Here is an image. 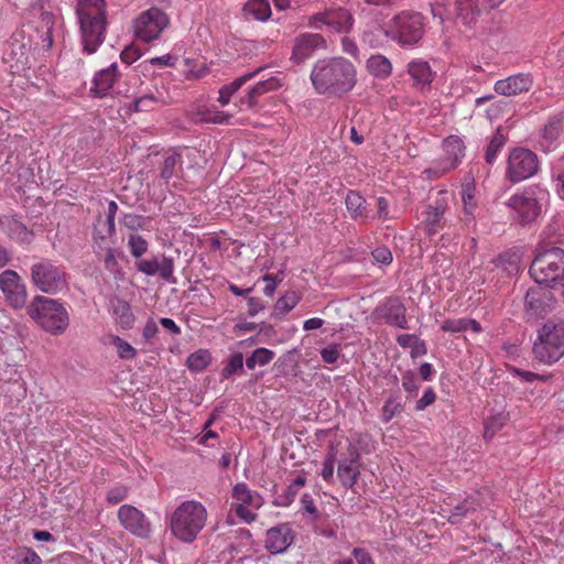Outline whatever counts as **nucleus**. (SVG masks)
I'll return each instance as SVG.
<instances>
[{
  "mask_svg": "<svg viewBox=\"0 0 564 564\" xmlns=\"http://www.w3.org/2000/svg\"><path fill=\"white\" fill-rule=\"evenodd\" d=\"M206 520L207 510L199 501H184L171 516V532L177 540L192 543L204 529Z\"/></svg>",
  "mask_w": 564,
  "mask_h": 564,
  "instance_id": "7ed1b4c3",
  "label": "nucleus"
},
{
  "mask_svg": "<svg viewBox=\"0 0 564 564\" xmlns=\"http://www.w3.org/2000/svg\"><path fill=\"white\" fill-rule=\"evenodd\" d=\"M436 400V394L432 388H427L423 395L416 401L415 410L423 411L429 405L433 404Z\"/></svg>",
  "mask_w": 564,
  "mask_h": 564,
  "instance_id": "4d7b16f0",
  "label": "nucleus"
},
{
  "mask_svg": "<svg viewBox=\"0 0 564 564\" xmlns=\"http://www.w3.org/2000/svg\"><path fill=\"white\" fill-rule=\"evenodd\" d=\"M327 19L328 9L313 14L308 20V26L315 30H321L323 25L327 26Z\"/></svg>",
  "mask_w": 564,
  "mask_h": 564,
  "instance_id": "e2e57ef3",
  "label": "nucleus"
},
{
  "mask_svg": "<svg viewBox=\"0 0 564 564\" xmlns=\"http://www.w3.org/2000/svg\"><path fill=\"white\" fill-rule=\"evenodd\" d=\"M102 344L112 347L120 359H132L137 356V349L119 336L107 334L102 336Z\"/></svg>",
  "mask_w": 564,
  "mask_h": 564,
  "instance_id": "c756f323",
  "label": "nucleus"
},
{
  "mask_svg": "<svg viewBox=\"0 0 564 564\" xmlns=\"http://www.w3.org/2000/svg\"><path fill=\"white\" fill-rule=\"evenodd\" d=\"M181 163V154L174 152L166 156L160 167V176L163 180H170L174 173L176 165Z\"/></svg>",
  "mask_w": 564,
  "mask_h": 564,
  "instance_id": "79ce46f5",
  "label": "nucleus"
},
{
  "mask_svg": "<svg viewBox=\"0 0 564 564\" xmlns=\"http://www.w3.org/2000/svg\"><path fill=\"white\" fill-rule=\"evenodd\" d=\"M169 24L170 18L162 8L150 7L143 11V43L159 39Z\"/></svg>",
  "mask_w": 564,
  "mask_h": 564,
  "instance_id": "2eb2a0df",
  "label": "nucleus"
},
{
  "mask_svg": "<svg viewBox=\"0 0 564 564\" xmlns=\"http://www.w3.org/2000/svg\"><path fill=\"white\" fill-rule=\"evenodd\" d=\"M357 561V564H375L371 555L365 549L355 547L351 552Z\"/></svg>",
  "mask_w": 564,
  "mask_h": 564,
  "instance_id": "338daca9",
  "label": "nucleus"
},
{
  "mask_svg": "<svg viewBox=\"0 0 564 564\" xmlns=\"http://www.w3.org/2000/svg\"><path fill=\"white\" fill-rule=\"evenodd\" d=\"M346 207L351 218H366V199L356 191H349L346 195Z\"/></svg>",
  "mask_w": 564,
  "mask_h": 564,
  "instance_id": "7c9ffc66",
  "label": "nucleus"
},
{
  "mask_svg": "<svg viewBox=\"0 0 564 564\" xmlns=\"http://www.w3.org/2000/svg\"><path fill=\"white\" fill-rule=\"evenodd\" d=\"M481 508L480 495L476 492L465 498L449 510L448 521L452 524H459L462 520Z\"/></svg>",
  "mask_w": 564,
  "mask_h": 564,
  "instance_id": "4be33fe9",
  "label": "nucleus"
},
{
  "mask_svg": "<svg viewBox=\"0 0 564 564\" xmlns=\"http://www.w3.org/2000/svg\"><path fill=\"white\" fill-rule=\"evenodd\" d=\"M281 86L280 80L276 77H270L265 80H260L252 88L249 89L247 95L241 98V104H246L249 109L253 108L258 104L260 96L275 90Z\"/></svg>",
  "mask_w": 564,
  "mask_h": 564,
  "instance_id": "a878e982",
  "label": "nucleus"
},
{
  "mask_svg": "<svg viewBox=\"0 0 564 564\" xmlns=\"http://www.w3.org/2000/svg\"><path fill=\"white\" fill-rule=\"evenodd\" d=\"M406 308L400 296H389L386 301L377 306L372 313L373 317L383 321L390 326L406 329Z\"/></svg>",
  "mask_w": 564,
  "mask_h": 564,
  "instance_id": "f8f14e48",
  "label": "nucleus"
},
{
  "mask_svg": "<svg viewBox=\"0 0 564 564\" xmlns=\"http://www.w3.org/2000/svg\"><path fill=\"white\" fill-rule=\"evenodd\" d=\"M529 273L538 284L551 289L562 285L564 295V250L552 247L540 251L534 257Z\"/></svg>",
  "mask_w": 564,
  "mask_h": 564,
  "instance_id": "423d86ee",
  "label": "nucleus"
},
{
  "mask_svg": "<svg viewBox=\"0 0 564 564\" xmlns=\"http://www.w3.org/2000/svg\"><path fill=\"white\" fill-rule=\"evenodd\" d=\"M325 37L319 33H301L293 41L291 61L302 64L316 51L326 50Z\"/></svg>",
  "mask_w": 564,
  "mask_h": 564,
  "instance_id": "4468645a",
  "label": "nucleus"
},
{
  "mask_svg": "<svg viewBox=\"0 0 564 564\" xmlns=\"http://www.w3.org/2000/svg\"><path fill=\"white\" fill-rule=\"evenodd\" d=\"M509 421V413L497 412L488 416L485 421L484 437L491 440Z\"/></svg>",
  "mask_w": 564,
  "mask_h": 564,
  "instance_id": "c9c22d12",
  "label": "nucleus"
},
{
  "mask_svg": "<svg viewBox=\"0 0 564 564\" xmlns=\"http://www.w3.org/2000/svg\"><path fill=\"white\" fill-rule=\"evenodd\" d=\"M371 254L377 263L388 265L392 262V252L384 246L376 248L372 250Z\"/></svg>",
  "mask_w": 564,
  "mask_h": 564,
  "instance_id": "864d4df0",
  "label": "nucleus"
},
{
  "mask_svg": "<svg viewBox=\"0 0 564 564\" xmlns=\"http://www.w3.org/2000/svg\"><path fill=\"white\" fill-rule=\"evenodd\" d=\"M30 280L42 293L58 294L68 286V274L62 264L50 259H41L30 268Z\"/></svg>",
  "mask_w": 564,
  "mask_h": 564,
  "instance_id": "0eeeda50",
  "label": "nucleus"
},
{
  "mask_svg": "<svg viewBox=\"0 0 564 564\" xmlns=\"http://www.w3.org/2000/svg\"><path fill=\"white\" fill-rule=\"evenodd\" d=\"M0 289L7 302L15 310L22 308L26 303L28 292L20 275L13 270L0 273Z\"/></svg>",
  "mask_w": 564,
  "mask_h": 564,
  "instance_id": "ddd939ff",
  "label": "nucleus"
},
{
  "mask_svg": "<svg viewBox=\"0 0 564 564\" xmlns=\"http://www.w3.org/2000/svg\"><path fill=\"white\" fill-rule=\"evenodd\" d=\"M444 213L445 205L442 202H436L435 205H429L425 210L422 212V224L429 236L437 234Z\"/></svg>",
  "mask_w": 564,
  "mask_h": 564,
  "instance_id": "393cba45",
  "label": "nucleus"
},
{
  "mask_svg": "<svg viewBox=\"0 0 564 564\" xmlns=\"http://www.w3.org/2000/svg\"><path fill=\"white\" fill-rule=\"evenodd\" d=\"M245 10L250 12L254 19L265 21L271 15V9L268 0H250Z\"/></svg>",
  "mask_w": 564,
  "mask_h": 564,
  "instance_id": "58836bf2",
  "label": "nucleus"
},
{
  "mask_svg": "<svg viewBox=\"0 0 564 564\" xmlns=\"http://www.w3.org/2000/svg\"><path fill=\"white\" fill-rule=\"evenodd\" d=\"M174 262L172 258L153 257L150 260H143V273L147 275H159L169 281L173 275Z\"/></svg>",
  "mask_w": 564,
  "mask_h": 564,
  "instance_id": "b1692460",
  "label": "nucleus"
},
{
  "mask_svg": "<svg viewBox=\"0 0 564 564\" xmlns=\"http://www.w3.org/2000/svg\"><path fill=\"white\" fill-rule=\"evenodd\" d=\"M402 387L409 393H416L419 386L416 384L415 373L408 370L402 375Z\"/></svg>",
  "mask_w": 564,
  "mask_h": 564,
  "instance_id": "bf43d9fd",
  "label": "nucleus"
},
{
  "mask_svg": "<svg viewBox=\"0 0 564 564\" xmlns=\"http://www.w3.org/2000/svg\"><path fill=\"white\" fill-rule=\"evenodd\" d=\"M274 358V351L261 347L253 350L251 356L246 359V366L248 369H254L256 366H265Z\"/></svg>",
  "mask_w": 564,
  "mask_h": 564,
  "instance_id": "4c0bfd02",
  "label": "nucleus"
},
{
  "mask_svg": "<svg viewBox=\"0 0 564 564\" xmlns=\"http://www.w3.org/2000/svg\"><path fill=\"white\" fill-rule=\"evenodd\" d=\"M386 34L402 46H412L424 34V18L421 13L401 12L392 19Z\"/></svg>",
  "mask_w": 564,
  "mask_h": 564,
  "instance_id": "6e6552de",
  "label": "nucleus"
},
{
  "mask_svg": "<svg viewBox=\"0 0 564 564\" xmlns=\"http://www.w3.org/2000/svg\"><path fill=\"white\" fill-rule=\"evenodd\" d=\"M411 77L419 84L427 85L432 82V70L427 62L414 61L408 66Z\"/></svg>",
  "mask_w": 564,
  "mask_h": 564,
  "instance_id": "72a5a7b5",
  "label": "nucleus"
},
{
  "mask_svg": "<svg viewBox=\"0 0 564 564\" xmlns=\"http://www.w3.org/2000/svg\"><path fill=\"white\" fill-rule=\"evenodd\" d=\"M444 148L446 153L448 154V165L443 169L444 172L451 171L455 169L459 163L460 159L464 156L465 145L460 138L456 135H451L445 139Z\"/></svg>",
  "mask_w": 564,
  "mask_h": 564,
  "instance_id": "cd10ccee",
  "label": "nucleus"
},
{
  "mask_svg": "<svg viewBox=\"0 0 564 564\" xmlns=\"http://www.w3.org/2000/svg\"><path fill=\"white\" fill-rule=\"evenodd\" d=\"M177 57L171 54H165L160 57H152L145 59V63L150 64L151 66H164V67H174L176 64Z\"/></svg>",
  "mask_w": 564,
  "mask_h": 564,
  "instance_id": "6e6d98bb",
  "label": "nucleus"
},
{
  "mask_svg": "<svg viewBox=\"0 0 564 564\" xmlns=\"http://www.w3.org/2000/svg\"><path fill=\"white\" fill-rule=\"evenodd\" d=\"M533 86V79L529 74H517L495 84V91L503 96H513L529 91Z\"/></svg>",
  "mask_w": 564,
  "mask_h": 564,
  "instance_id": "a211bd4d",
  "label": "nucleus"
},
{
  "mask_svg": "<svg viewBox=\"0 0 564 564\" xmlns=\"http://www.w3.org/2000/svg\"><path fill=\"white\" fill-rule=\"evenodd\" d=\"M335 460H336V455H335L334 451L332 449L330 452L327 453V455L324 459V463H323L322 471H321V475L325 480H329L333 478Z\"/></svg>",
  "mask_w": 564,
  "mask_h": 564,
  "instance_id": "5fc2aeb1",
  "label": "nucleus"
},
{
  "mask_svg": "<svg viewBox=\"0 0 564 564\" xmlns=\"http://www.w3.org/2000/svg\"><path fill=\"white\" fill-rule=\"evenodd\" d=\"M76 15L83 50L87 54H94L105 40L107 3L105 0H77Z\"/></svg>",
  "mask_w": 564,
  "mask_h": 564,
  "instance_id": "f03ea898",
  "label": "nucleus"
},
{
  "mask_svg": "<svg viewBox=\"0 0 564 564\" xmlns=\"http://www.w3.org/2000/svg\"><path fill=\"white\" fill-rule=\"evenodd\" d=\"M28 315L51 335H62L68 328L69 314L58 300L36 295L26 306Z\"/></svg>",
  "mask_w": 564,
  "mask_h": 564,
  "instance_id": "20e7f679",
  "label": "nucleus"
},
{
  "mask_svg": "<svg viewBox=\"0 0 564 564\" xmlns=\"http://www.w3.org/2000/svg\"><path fill=\"white\" fill-rule=\"evenodd\" d=\"M118 66L116 63L109 67L99 70L93 78L90 93L94 97L102 98L109 95L113 84L118 78Z\"/></svg>",
  "mask_w": 564,
  "mask_h": 564,
  "instance_id": "aec40b11",
  "label": "nucleus"
},
{
  "mask_svg": "<svg viewBox=\"0 0 564 564\" xmlns=\"http://www.w3.org/2000/svg\"><path fill=\"white\" fill-rule=\"evenodd\" d=\"M310 77L319 95L343 97L356 86L357 69L345 57H326L314 64Z\"/></svg>",
  "mask_w": 564,
  "mask_h": 564,
  "instance_id": "f257e3e1",
  "label": "nucleus"
},
{
  "mask_svg": "<svg viewBox=\"0 0 564 564\" xmlns=\"http://www.w3.org/2000/svg\"><path fill=\"white\" fill-rule=\"evenodd\" d=\"M120 523L137 536L141 535V511L137 508L123 505L118 511Z\"/></svg>",
  "mask_w": 564,
  "mask_h": 564,
  "instance_id": "bb28decb",
  "label": "nucleus"
},
{
  "mask_svg": "<svg viewBox=\"0 0 564 564\" xmlns=\"http://www.w3.org/2000/svg\"><path fill=\"white\" fill-rule=\"evenodd\" d=\"M405 408L399 394H391L384 402L381 411V420L389 423L393 417L399 416Z\"/></svg>",
  "mask_w": 564,
  "mask_h": 564,
  "instance_id": "2f4dec72",
  "label": "nucleus"
},
{
  "mask_svg": "<svg viewBox=\"0 0 564 564\" xmlns=\"http://www.w3.org/2000/svg\"><path fill=\"white\" fill-rule=\"evenodd\" d=\"M241 372H243V355L242 352H235L221 369L220 376L223 379H229L231 376Z\"/></svg>",
  "mask_w": 564,
  "mask_h": 564,
  "instance_id": "ea45409f",
  "label": "nucleus"
},
{
  "mask_svg": "<svg viewBox=\"0 0 564 564\" xmlns=\"http://www.w3.org/2000/svg\"><path fill=\"white\" fill-rule=\"evenodd\" d=\"M539 170L538 155L531 150L517 148L508 158L507 177L518 183L533 176Z\"/></svg>",
  "mask_w": 564,
  "mask_h": 564,
  "instance_id": "9b49d317",
  "label": "nucleus"
},
{
  "mask_svg": "<svg viewBox=\"0 0 564 564\" xmlns=\"http://www.w3.org/2000/svg\"><path fill=\"white\" fill-rule=\"evenodd\" d=\"M294 539L295 534L290 524L280 523L267 531L264 546L271 554H281L289 549Z\"/></svg>",
  "mask_w": 564,
  "mask_h": 564,
  "instance_id": "dca6fc26",
  "label": "nucleus"
},
{
  "mask_svg": "<svg viewBox=\"0 0 564 564\" xmlns=\"http://www.w3.org/2000/svg\"><path fill=\"white\" fill-rule=\"evenodd\" d=\"M457 18L466 26H471L476 23L479 15L478 0H456L455 1Z\"/></svg>",
  "mask_w": 564,
  "mask_h": 564,
  "instance_id": "c85d7f7f",
  "label": "nucleus"
},
{
  "mask_svg": "<svg viewBox=\"0 0 564 564\" xmlns=\"http://www.w3.org/2000/svg\"><path fill=\"white\" fill-rule=\"evenodd\" d=\"M0 226H2L11 240L20 245H29L33 240V232L23 223L13 217L4 216L0 218Z\"/></svg>",
  "mask_w": 564,
  "mask_h": 564,
  "instance_id": "412c9836",
  "label": "nucleus"
},
{
  "mask_svg": "<svg viewBox=\"0 0 564 564\" xmlns=\"http://www.w3.org/2000/svg\"><path fill=\"white\" fill-rule=\"evenodd\" d=\"M264 67H258L257 69H254L253 72H250V73H247L238 78H236L234 82H231L230 84H227L225 85L227 87V89L234 95L237 90H239V88L246 84L247 82H249L250 79L254 78L260 72L263 70Z\"/></svg>",
  "mask_w": 564,
  "mask_h": 564,
  "instance_id": "09e8293b",
  "label": "nucleus"
},
{
  "mask_svg": "<svg viewBox=\"0 0 564 564\" xmlns=\"http://www.w3.org/2000/svg\"><path fill=\"white\" fill-rule=\"evenodd\" d=\"M352 14L345 8H329L327 26L336 33H349L354 25Z\"/></svg>",
  "mask_w": 564,
  "mask_h": 564,
  "instance_id": "5701e85b",
  "label": "nucleus"
},
{
  "mask_svg": "<svg viewBox=\"0 0 564 564\" xmlns=\"http://www.w3.org/2000/svg\"><path fill=\"white\" fill-rule=\"evenodd\" d=\"M247 505H237L235 511L237 517L242 519L247 523H251L256 520V513L250 511L247 507Z\"/></svg>",
  "mask_w": 564,
  "mask_h": 564,
  "instance_id": "774afa93",
  "label": "nucleus"
},
{
  "mask_svg": "<svg viewBox=\"0 0 564 564\" xmlns=\"http://www.w3.org/2000/svg\"><path fill=\"white\" fill-rule=\"evenodd\" d=\"M556 300L549 286L538 284L531 286L524 296V317L528 323H536L552 313Z\"/></svg>",
  "mask_w": 564,
  "mask_h": 564,
  "instance_id": "9d476101",
  "label": "nucleus"
},
{
  "mask_svg": "<svg viewBox=\"0 0 564 564\" xmlns=\"http://www.w3.org/2000/svg\"><path fill=\"white\" fill-rule=\"evenodd\" d=\"M560 130H561L560 122L550 121L549 123H546L544 126L542 137L546 141L553 142L555 139H557V137L560 134Z\"/></svg>",
  "mask_w": 564,
  "mask_h": 564,
  "instance_id": "680f3d73",
  "label": "nucleus"
},
{
  "mask_svg": "<svg viewBox=\"0 0 564 564\" xmlns=\"http://www.w3.org/2000/svg\"><path fill=\"white\" fill-rule=\"evenodd\" d=\"M140 57L141 48L135 42L131 43L130 45H127L120 54L121 62L127 65H131L132 63L137 62Z\"/></svg>",
  "mask_w": 564,
  "mask_h": 564,
  "instance_id": "49530a36",
  "label": "nucleus"
},
{
  "mask_svg": "<svg viewBox=\"0 0 564 564\" xmlns=\"http://www.w3.org/2000/svg\"><path fill=\"white\" fill-rule=\"evenodd\" d=\"M299 302V297L295 292H289L283 296L279 297L274 304L275 312L280 314H288Z\"/></svg>",
  "mask_w": 564,
  "mask_h": 564,
  "instance_id": "c03bdc74",
  "label": "nucleus"
},
{
  "mask_svg": "<svg viewBox=\"0 0 564 564\" xmlns=\"http://www.w3.org/2000/svg\"><path fill=\"white\" fill-rule=\"evenodd\" d=\"M264 67H258L257 69H254L253 72H250V73H247L238 78H236L234 82H231L230 84H227L225 85L227 87V89L234 95L237 90H239V88L246 84L247 82H249L250 79L254 78L260 72L263 70Z\"/></svg>",
  "mask_w": 564,
  "mask_h": 564,
  "instance_id": "8fccbe9b",
  "label": "nucleus"
},
{
  "mask_svg": "<svg viewBox=\"0 0 564 564\" xmlns=\"http://www.w3.org/2000/svg\"><path fill=\"white\" fill-rule=\"evenodd\" d=\"M123 226L127 230L124 236L128 239L131 253L137 258L135 268L141 271V235L139 228H141V217L138 215L127 214L123 217Z\"/></svg>",
  "mask_w": 564,
  "mask_h": 564,
  "instance_id": "6ab92c4d",
  "label": "nucleus"
},
{
  "mask_svg": "<svg viewBox=\"0 0 564 564\" xmlns=\"http://www.w3.org/2000/svg\"><path fill=\"white\" fill-rule=\"evenodd\" d=\"M441 329L448 333H462L466 329V318L446 319L443 322Z\"/></svg>",
  "mask_w": 564,
  "mask_h": 564,
  "instance_id": "603ef678",
  "label": "nucleus"
},
{
  "mask_svg": "<svg viewBox=\"0 0 564 564\" xmlns=\"http://www.w3.org/2000/svg\"><path fill=\"white\" fill-rule=\"evenodd\" d=\"M360 475L358 467H348L346 465H338L337 468V477L339 478L341 485L348 489L352 488L357 482L358 477Z\"/></svg>",
  "mask_w": 564,
  "mask_h": 564,
  "instance_id": "a19ab883",
  "label": "nucleus"
},
{
  "mask_svg": "<svg viewBox=\"0 0 564 564\" xmlns=\"http://www.w3.org/2000/svg\"><path fill=\"white\" fill-rule=\"evenodd\" d=\"M369 73L376 77L386 78L390 76L392 70L391 62L383 55H372L367 61Z\"/></svg>",
  "mask_w": 564,
  "mask_h": 564,
  "instance_id": "473e14b6",
  "label": "nucleus"
},
{
  "mask_svg": "<svg viewBox=\"0 0 564 564\" xmlns=\"http://www.w3.org/2000/svg\"><path fill=\"white\" fill-rule=\"evenodd\" d=\"M119 324L122 328H129L133 323V316L128 305L123 304L115 310L116 314H119Z\"/></svg>",
  "mask_w": 564,
  "mask_h": 564,
  "instance_id": "052dcab7",
  "label": "nucleus"
},
{
  "mask_svg": "<svg viewBox=\"0 0 564 564\" xmlns=\"http://www.w3.org/2000/svg\"><path fill=\"white\" fill-rule=\"evenodd\" d=\"M535 359L552 365L564 356V319H547L538 330V338L532 348Z\"/></svg>",
  "mask_w": 564,
  "mask_h": 564,
  "instance_id": "39448f33",
  "label": "nucleus"
},
{
  "mask_svg": "<svg viewBox=\"0 0 564 564\" xmlns=\"http://www.w3.org/2000/svg\"><path fill=\"white\" fill-rule=\"evenodd\" d=\"M513 373H516L518 377H520L525 382H532L534 380L546 381L549 379V376H543V375H539L535 372L521 370L518 368H513Z\"/></svg>",
  "mask_w": 564,
  "mask_h": 564,
  "instance_id": "0e129e2a",
  "label": "nucleus"
},
{
  "mask_svg": "<svg viewBox=\"0 0 564 564\" xmlns=\"http://www.w3.org/2000/svg\"><path fill=\"white\" fill-rule=\"evenodd\" d=\"M507 137L502 133L501 127H499L485 151V160L488 164H492L495 162L497 153L505 145Z\"/></svg>",
  "mask_w": 564,
  "mask_h": 564,
  "instance_id": "e433bc0d",
  "label": "nucleus"
},
{
  "mask_svg": "<svg viewBox=\"0 0 564 564\" xmlns=\"http://www.w3.org/2000/svg\"><path fill=\"white\" fill-rule=\"evenodd\" d=\"M340 355V344H329L321 350L322 360L326 364H335Z\"/></svg>",
  "mask_w": 564,
  "mask_h": 564,
  "instance_id": "3c124183",
  "label": "nucleus"
},
{
  "mask_svg": "<svg viewBox=\"0 0 564 564\" xmlns=\"http://www.w3.org/2000/svg\"><path fill=\"white\" fill-rule=\"evenodd\" d=\"M212 362V355L208 349H198L192 352L186 359V366L192 372L205 370Z\"/></svg>",
  "mask_w": 564,
  "mask_h": 564,
  "instance_id": "f704fd0d",
  "label": "nucleus"
},
{
  "mask_svg": "<svg viewBox=\"0 0 564 564\" xmlns=\"http://www.w3.org/2000/svg\"><path fill=\"white\" fill-rule=\"evenodd\" d=\"M232 498L239 502L238 505H253V492L245 482H239L234 487Z\"/></svg>",
  "mask_w": 564,
  "mask_h": 564,
  "instance_id": "a18cd8bd",
  "label": "nucleus"
},
{
  "mask_svg": "<svg viewBox=\"0 0 564 564\" xmlns=\"http://www.w3.org/2000/svg\"><path fill=\"white\" fill-rule=\"evenodd\" d=\"M264 67H258L257 69H254L253 72H250V73H247L238 78H236L234 82H231L230 84H227L225 85L227 87V89L234 95L237 90H239V88L246 84L247 82H249L250 79L254 78L260 72L263 70Z\"/></svg>",
  "mask_w": 564,
  "mask_h": 564,
  "instance_id": "de8ad7c7",
  "label": "nucleus"
},
{
  "mask_svg": "<svg viewBox=\"0 0 564 564\" xmlns=\"http://www.w3.org/2000/svg\"><path fill=\"white\" fill-rule=\"evenodd\" d=\"M127 492L128 490L124 486L117 485L108 491L107 500L112 505L119 503L127 497Z\"/></svg>",
  "mask_w": 564,
  "mask_h": 564,
  "instance_id": "13d9d810",
  "label": "nucleus"
},
{
  "mask_svg": "<svg viewBox=\"0 0 564 564\" xmlns=\"http://www.w3.org/2000/svg\"><path fill=\"white\" fill-rule=\"evenodd\" d=\"M118 206L111 200L108 203L107 210L99 215L94 227V238L102 247L109 245L108 241L115 235V218Z\"/></svg>",
  "mask_w": 564,
  "mask_h": 564,
  "instance_id": "f3484780",
  "label": "nucleus"
},
{
  "mask_svg": "<svg viewBox=\"0 0 564 564\" xmlns=\"http://www.w3.org/2000/svg\"><path fill=\"white\" fill-rule=\"evenodd\" d=\"M297 492H299V490L296 488H294L292 484H290L286 487L284 494L279 497L280 500L276 502V505L283 506V507L291 505L293 502L295 496L297 495Z\"/></svg>",
  "mask_w": 564,
  "mask_h": 564,
  "instance_id": "69168bd1",
  "label": "nucleus"
},
{
  "mask_svg": "<svg viewBox=\"0 0 564 564\" xmlns=\"http://www.w3.org/2000/svg\"><path fill=\"white\" fill-rule=\"evenodd\" d=\"M13 560L14 564H42L40 555L31 547L19 549Z\"/></svg>",
  "mask_w": 564,
  "mask_h": 564,
  "instance_id": "37998d69",
  "label": "nucleus"
},
{
  "mask_svg": "<svg viewBox=\"0 0 564 564\" xmlns=\"http://www.w3.org/2000/svg\"><path fill=\"white\" fill-rule=\"evenodd\" d=\"M505 205L510 210L511 219L520 226L531 225L542 212V205L536 197L535 189L532 187H527L513 194Z\"/></svg>",
  "mask_w": 564,
  "mask_h": 564,
  "instance_id": "1a4fd4ad",
  "label": "nucleus"
}]
</instances>
